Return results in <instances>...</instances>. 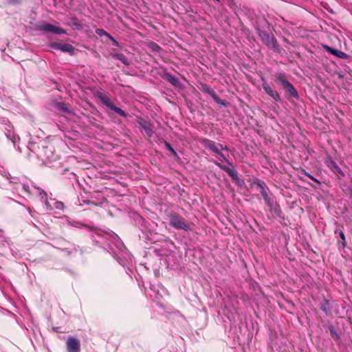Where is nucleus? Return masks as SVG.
<instances>
[{
  "mask_svg": "<svg viewBox=\"0 0 352 352\" xmlns=\"http://www.w3.org/2000/svg\"><path fill=\"white\" fill-rule=\"evenodd\" d=\"M274 80L276 83H280L283 85L285 91V96L288 100L291 98H299V95L294 85L287 80V76L283 72H278L274 75Z\"/></svg>",
  "mask_w": 352,
  "mask_h": 352,
  "instance_id": "1",
  "label": "nucleus"
},
{
  "mask_svg": "<svg viewBox=\"0 0 352 352\" xmlns=\"http://www.w3.org/2000/svg\"><path fill=\"white\" fill-rule=\"evenodd\" d=\"M257 33L263 43L265 44L269 49L277 54H280L282 52L283 49L278 43L277 40L274 35L270 34L265 30H262L260 29L257 30Z\"/></svg>",
  "mask_w": 352,
  "mask_h": 352,
  "instance_id": "2",
  "label": "nucleus"
},
{
  "mask_svg": "<svg viewBox=\"0 0 352 352\" xmlns=\"http://www.w3.org/2000/svg\"><path fill=\"white\" fill-rule=\"evenodd\" d=\"M253 185H254L256 189L259 190L265 204L270 208V209H272L274 203V197L272 194L270 193L269 188L265 182L259 179H256L253 182Z\"/></svg>",
  "mask_w": 352,
  "mask_h": 352,
  "instance_id": "3",
  "label": "nucleus"
},
{
  "mask_svg": "<svg viewBox=\"0 0 352 352\" xmlns=\"http://www.w3.org/2000/svg\"><path fill=\"white\" fill-rule=\"evenodd\" d=\"M169 224L173 228L177 230H183L188 231L190 230L189 223L186 219L181 217L179 214L171 212L169 215Z\"/></svg>",
  "mask_w": 352,
  "mask_h": 352,
  "instance_id": "4",
  "label": "nucleus"
},
{
  "mask_svg": "<svg viewBox=\"0 0 352 352\" xmlns=\"http://www.w3.org/2000/svg\"><path fill=\"white\" fill-rule=\"evenodd\" d=\"M98 98H100V100H101V102L105 105L107 106V107H109V109H111V110L114 111L116 113H118V115H120V116L122 117H126L127 116V113L123 111L122 109H121L120 108L115 106L112 102L111 101L110 98L107 96H104L102 94L100 93L98 94Z\"/></svg>",
  "mask_w": 352,
  "mask_h": 352,
  "instance_id": "5",
  "label": "nucleus"
},
{
  "mask_svg": "<svg viewBox=\"0 0 352 352\" xmlns=\"http://www.w3.org/2000/svg\"><path fill=\"white\" fill-rule=\"evenodd\" d=\"M262 88L271 98L276 102H280L281 100L280 96L278 91L274 89L269 83L267 82L266 80L262 79Z\"/></svg>",
  "mask_w": 352,
  "mask_h": 352,
  "instance_id": "6",
  "label": "nucleus"
},
{
  "mask_svg": "<svg viewBox=\"0 0 352 352\" xmlns=\"http://www.w3.org/2000/svg\"><path fill=\"white\" fill-rule=\"evenodd\" d=\"M66 348L67 352H80V342L78 338L69 336L66 341Z\"/></svg>",
  "mask_w": 352,
  "mask_h": 352,
  "instance_id": "7",
  "label": "nucleus"
},
{
  "mask_svg": "<svg viewBox=\"0 0 352 352\" xmlns=\"http://www.w3.org/2000/svg\"><path fill=\"white\" fill-rule=\"evenodd\" d=\"M138 124L144 131L148 137L153 136L154 134L153 124L151 121L140 118L138 120Z\"/></svg>",
  "mask_w": 352,
  "mask_h": 352,
  "instance_id": "8",
  "label": "nucleus"
},
{
  "mask_svg": "<svg viewBox=\"0 0 352 352\" xmlns=\"http://www.w3.org/2000/svg\"><path fill=\"white\" fill-rule=\"evenodd\" d=\"M201 91H202V92L208 94V95H210L214 99V100L217 103L221 104H222L223 106L226 105V102L223 100H221L216 94L215 91L211 88L210 86H209L208 85H201Z\"/></svg>",
  "mask_w": 352,
  "mask_h": 352,
  "instance_id": "9",
  "label": "nucleus"
},
{
  "mask_svg": "<svg viewBox=\"0 0 352 352\" xmlns=\"http://www.w3.org/2000/svg\"><path fill=\"white\" fill-rule=\"evenodd\" d=\"M52 48L60 50L63 52H67L70 54H74V47L68 43H52L50 44Z\"/></svg>",
  "mask_w": 352,
  "mask_h": 352,
  "instance_id": "10",
  "label": "nucleus"
},
{
  "mask_svg": "<svg viewBox=\"0 0 352 352\" xmlns=\"http://www.w3.org/2000/svg\"><path fill=\"white\" fill-rule=\"evenodd\" d=\"M41 30L46 32H52L56 34H65L66 32L64 29L53 25L50 23H43L41 26Z\"/></svg>",
  "mask_w": 352,
  "mask_h": 352,
  "instance_id": "11",
  "label": "nucleus"
},
{
  "mask_svg": "<svg viewBox=\"0 0 352 352\" xmlns=\"http://www.w3.org/2000/svg\"><path fill=\"white\" fill-rule=\"evenodd\" d=\"M200 143L206 148L210 150L213 153H219V144H216L214 142L206 138L201 139Z\"/></svg>",
  "mask_w": 352,
  "mask_h": 352,
  "instance_id": "12",
  "label": "nucleus"
},
{
  "mask_svg": "<svg viewBox=\"0 0 352 352\" xmlns=\"http://www.w3.org/2000/svg\"><path fill=\"white\" fill-rule=\"evenodd\" d=\"M214 164L218 166L221 169L224 170L233 180H238V173L236 170L230 168L228 166H223L218 162H214Z\"/></svg>",
  "mask_w": 352,
  "mask_h": 352,
  "instance_id": "13",
  "label": "nucleus"
},
{
  "mask_svg": "<svg viewBox=\"0 0 352 352\" xmlns=\"http://www.w3.org/2000/svg\"><path fill=\"white\" fill-rule=\"evenodd\" d=\"M327 165L334 173L340 175L342 177L344 175L341 168L332 159H329L327 162Z\"/></svg>",
  "mask_w": 352,
  "mask_h": 352,
  "instance_id": "14",
  "label": "nucleus"
},
{
  "mask_svg": "<svg viewBox=\"0 0 352 352\" xmlns=\"http://www.w3.org/2000/svg\"><path fill=\"white\" fill-rule=\"evenodd\" d=\"M161 76L163 79L167 80L175 87H179L180 85L177 78L168 72H164Z\"/></svg>",
  "mask_w": 352,
  "mask_h": 352,
  "instance_id": "15",
  "label": "nucleus"
},
{
  "mask_svg": "<svg viewBox=\"0 0 352 352\" xmlns=\"http://www.w3.org/2000/svg\"><path fill=\"white\" fill-rule=\"evenodd\" d=\"M323 47L327 52H329L331 54L336 56V57H338L340 58H344L346 56L344 52H343L340 50L332 48L328 45H324L323 46Z\"/></svg>",
  "mask_w": 352,
  "mask_h": 352,
  "instance_id": "16",
  "label": "nucleus"
},
{
  "mask_svg": "<svg viewBox=\"0 0 352 352\" xmlns=\"http://www.w3.org/2000/svg\"><path fill=\"white\" fill-rule=\"evenodd\" d=\"M113 58L121 61L125 65H129V62L128 61L127 58L123 54L117 53V54H113Z\"/></svg>",
  "mask_w": 352,
  "mask_h": 352,
  "instance_id": "17",
  "label": "nucleus"
},
{
  "mask_svg": "<svg viewBox=\"0 0 352 352\" xmlns=\"http://www.w3.org/2000/svg\"><path fill=\"white\" fill-rule=\"evenodd\" d=\"M149 50L154 52H160L162 51L161 47L155 42H149L147 45Z\"/></svg>",
  "mask_w": 352,
  "mask_h": 352,
  "instance_id": "18",
  "label": "nucleus"
},
{
  "mask_svg": "<svg viewBox=\"0 0 352 352\" xmlns=\"http://www.w3.org/2000/svg\"><path fill=\"white\" fill-rule=\"evenodd\" d=\"M37 190L39 191V195L41 197V200L42 201H47V194L42 190L41 188H37Z\"/></svg>",
  "mask_w": 352,
  "mask_h": 352,
  "instance_id": "19",
  "label": "nucleus"
},
{
  "mask_svg": "<svg viewBox=\"0 0 352 352\" xmlns=\"http://www.w3.org/2000/svg\"><path fill=\"white\" fill-rule=\"evenodd\" d=\"M329 332L333 338H334L336 340H338L340 338L335 328L332 325H330L329 327Z\"/></svg>",
  "mask_w": 352,
  "mask_h": 352,
  "instance_id": "20",
  "label": "nucleus"
},
{
  "mask_svg": "<svg viewBox=\"0 0 352 352\" xmlns=\"http://www.w3.org/2000/svg\"><path fill=\"white\" fill-rule=\"evenodd\" d=\"M337 232H338L339 236L341 239L342 247L345 248L346 243L345 235H344V232L342 230H340V231L336 230L335 232L336 233Z\"/></svg>",
  "mask_w": 352,
  "mask_h": 352,
  "instance_id": "21",
  "label": "nucleus"
},
{
  "mask_svg": "<svg viewBox=\"0 0 352 352\" xmlns=\"http://www.w3.org/2000/svg\"><path fill=\"white\" fill-rule=\"evenodd\" d=\"M165 146L166 148L170 152V153L176 157L177 155V152L175 151V149L172 147V146L168 143V142H165Z\"/></svg>",
  "mask_w": 352,
  "mask_h": 352,
  "instance_id": "22",
  "label": "nucleus"
},
{
  "mask_svg": "<svg viewBox=\"0 0 352 352\" xmlns=\"http://www.w3.org/2000/svg\"><path fill=\"white\" fill-rule=\"evenodd\" d=\"M303 173L305 176L308 177L309 178H310L315 182L319 183V181L318 179H316L315 177H314L312 175H311L309 173L306 172L305 170H303Z\"/></svg>",
  "mask_w": 352,
  "mask_h": 352,
  "instance_id": "23",
  "label": "nucleus"
},
{
  "mask_svg": "<svg viewBox=\"0 0 352 352\" xmlns=\"http://www.w3.org/2000/svg\"><path fill=\"white\" fill-rule=\"evenodd\" d=\"M216 154L219 155V159L220 160H226L225 155L220 151V149L219 150V153H216Z\"/></svg>",
  "mask_w": 352,
  "mask_h": 352,
  "instance_id": "24",
  "label": "nucleus"
},
{
  "mask_svg": "<svg viewBox=\"0 0 352 352\" xmlns=\"http://www.w3.org/2000/svg\"><path fill=\"white\" fill-rule=\"evenodd\" d=\"M96 32L99 34V35H102V34H106V35H108L109 36V35L103 30H99L98 29L96 30Z\"/></svg>",
  "mask_w": 352,
  "mask_h": 352,
  "instance_id": "25",
  "label": "nucleus"
},
{
  "mask_svg": "<svg viewBox=\"0 0 352 352\" xmlns=\"http://www.w3.org/2000/svg\"><path fill=\"white\" fill-rule=\"evenodd\" d=\"M44 202H45V204L46 207H47L48 209H50V210H51V209L52 208L51 207V206H50V204L49 201H48V198L47 199V201H44Z\"/></svg>",
  "mask_w": 352,
  "mask_h": 352,
  "instance_id": "26",
  "label": "nucleus"
},
{
  "mask_svg": "<svg viewBox=\"0 0 352 352\" xmlns=\"http://www.w3.org/2000/svg\"><path fill=\"white\" fill-rule=\"evenodd\" d=\"M23 188L25 190V191H26L27 192L30 193V188H29L28 186L23 185Z\"/></svg>",
  "mask_w": 352,
  "mask_h": 352,
  "instance_id": "27",
  "label": "nucleus"
},
{
  "mask_svg": "<svg viewBox=\"0 0 352 352\" xmlns=\"http://www.w3.org/2000/svg\"><path fill=\"white\" fill-rule=\"evenodd\" d=\"M219 148H221V149L226 150V151H228V148L226 146H223V145H222V144H219Z\"/></svg>",
  "mask_w": 352,
  "mask_h": 352,
  "instance_id": "28",
  "label": "nucleus"
},
{
  "mask_svg": "<svg viewBox=\"0 0 352 352\" xmlns=\"http://www.w3.org/2000/svg\"><path fill=\"white\" fill-rule=\"evenodd\" d=\"M112 41H113V43L114 44H117V41L116 40H114L112 37H111Z\"/></svg>",
  "mask_w": 352,
  "mask_h": 352,
  "instance_id": "29",
  "label": "nucleus"
},
{
  "mask_svg": "<svg viewBox=\"0 0 352 352\" xmlns=\"http://www.w3.org/2000/svg\"><path fill=\"white\" fill-rule=\"evenodd\" d=\"M14 2H17V3H19L21 2V0H12Z\"/></svg>",
  "mask_w": 352,
  "mask_h": 352,
  "instance_id": "30",
  "label": "nucleus"
},
{
  "mask_svg": "<svg viewBox=\"0 0 352 352\" xmlns=\"http://www.w3.org/2000/svg\"><path fill=\"white\" fill-rule=\"evenodd\" d=\"M216 3H219L220 0H214Z\"/></svg>",
  "mask_w": 352,
  "mask_h": 352,
  "instance_id": "31",
  "label": "nucleus"
},
{
  "mask_svg": "<svg viewBox=\"0 0 352 352\" xmlns=\"http://www.w3.org/2000/svg\"><path fill=\"white\" fill-rule=\"evenodd\" d=\"M351 197H352V192H351Z\"/></svg>",
  "mask_w": 352,
  "mask_h": 352,
  "instance_id": "32",
  "label": "nucleus"
}]
</instances>
